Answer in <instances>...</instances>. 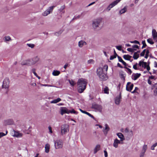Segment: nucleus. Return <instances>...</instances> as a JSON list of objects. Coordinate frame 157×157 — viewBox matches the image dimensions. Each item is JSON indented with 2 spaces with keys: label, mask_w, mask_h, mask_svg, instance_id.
<instances>
[{
  "label": "nucleus",
  "mask_w": 157,
  "mask_h": 157,
  "mask_svg": "<svg viewBox=\"0 0 157 157\" xmlns=\"http://www.w3.org/2000/svg\"><path fill=\"white\" fill-rule=\"evenodd\" d=\"M87 80L83 78L79 79L77 82L78 91V93H82L86 88L87 84Z\"/></svg>",
  "instance_id": "f257e3e1"
},
{
  "label": "nucleus",
  "mask_w": 157,
  "mask_h": 157,
  "mask_svg": "<svg viewBox=\"0 0 157 157\" xmlns=\"http://www.w3.org/2000/svg\"><path fill=\"white\" fill-rule=\"evenodd\" d=\"M102 22V18H97L94 19L92 21V27L94 31L100 30L101 28L100 27Z\"/></svg>",
  "instance_id": "f03ea898"
},
{
  "label": "nucleus",
  "mask_w": 157,
  "mask_h": 157,
  "mask_svg": "<svg viewBox=\"0 0 157 157\" xmlns=\"http://www.w3.org/2000/svg\"><path fill=\"white\" fill-rule=\"evenodd\" d=\"M97 73L98 76L100 79L102 80H106L107 79L106 75L103 73V69L101 68H99L97 70Z\"/></svg>",
  "instance_id": "7ed1b4c3"
},
{
  "label": "nucleus",
  "mask_w": 157,
  "mask_h": 157,
  "mask_svg": "<svg viewBox=\"0 0 157 157\" xmlns=\"http://www.w3.org/2000/svg\"><path fill=\"white\" fill-rule=\"evenodd\" d=\"M69 131V127L67 124H63L62 125L60 128L61 134L62 135L65 134Z\"/></svg>",
  "instance_id": "20e7f679"
},
{
  "label": "nucleus",
  "mask_w": 157,
  "mask_h": 157,
  "mask_svg": "<svg viewBox=\"0 0 157 157\" xmlns=\"http://www.w3.org/2000/svg\"><path fill=\"white\" fill-rule=\"evenodd\" d=\"M55 148L56 149L62 148L63 146V142L60 140H54Z\"/></svg>",
  "instance_id": "39448f33"
},
{
  "label": "nucleus",
  "mask_w": 157,
  "mask_h": 157,
  "mask_svg": "<svg viewBox=\"0 0 157 157\" xmlns=\"http://www.w3.org/2000/svg\"><path fill=\"white\" fill-rule=\"evenodd\" d=\"M10 81L9 78H6L3 81L2 87L3 88L8 89L9 87Z\"/></svg>",
  "instance_id": "423d86ee"
},
{
  "label": "nucleus",
  "mask_w": 157,
  "mask_h": 157,
  "mask_svg": "<svg viewBox=\"0 0 157 157\" xmlns=\"http://www.w3.org/2000/svg\"><path fill=\"white\" fill-rule=\"evenodd\" d=\"M55 7V6H52L49 7L47 10H46L42 13V15L44 16H46L48 14L52 13L53 10Z\"/></svg>",
  "instance_id": "0eeeda50"
},
{
  "label": "nucleus",
  "mask_w": 157,
  "mask_h": 157,
  "mask_svg": "<svg viewBox=\"0 0 157 157\" xmlns=\"http://www.w3.org/2000/svg\"><path fill=\"white\" fill-rule=\"evenodd\" d=\"M21 64L22 65H27L29 66L34 65L32 59L23 61L21 63Z\"/></svg>",
  "instance_id": "6e6552de"
},
{
  "label": "nucleus",
  "mask_w": 157,
  "mask_h": 157,
  "mask_svg": "<svg viewBox=\"0 0 157 157\" xmlns=\"http://www.w3.org/2000/svg\"><path fill=\"white\" fill-rule=\"evenodd\" d=\"M139 65L140 67H142L144 68H146L148 71L150 70V68L148 64L147 65L146 62L143 61H140L139 63Z\"/></svg>",
  "instance_id": "1a4fd4ad"
},
{
  "label": "nucleus",
  "mask_w": 157,
  "mask_h": 157,
  "mask_svg": "<svg viewBox=\"0 0 157 157\" xmlns=\"http://www.w3.org/2000/svg\"><path fill=\"white\" fill-rule=\"evenodd\" d=\"M92 108L95 110L96 111L101 112L102 109L101 105L97 104H93L92 106Z\"/></svg>",
  "instance_id": "9d476101"
},
{
  "label": "nucleus",
  "mask_w": 157,
  "mask_h": 157,
  "mask_svg": "<svg viewBox=\"0 0 157 157\" xmlns=\"http://www.w3.org/2000/svg\"><path fill=\"white\" fill-rule=\"evenodd\" d=\"M121 0H116L110 4L107 7V10L109 11L110 9L114 6L117 5Z\"/></svg>",
  "instance_id": "9b49d317"
},
{
  "label": "nucleus",
  "mask_w": 157,
  "mask_h": 157,
  "mask_svg": "<svg viewBox=\"0 0 157 157\" xmlns=\"http://www.w3.org/2000/svg\"><path fill=\"white\" fill-rule=\"evenodd\" d=\"M12 135L14 137L17 138L21 137L22 136V134L18 132H17L13 130L12 132Z\"/></svg>",
  "instance_id": "f8f14e48"
},
{
  "label": "nucleus",
  "mask_w": 157,
  "mask_h": 157,
  "mask_svg": "<svg viewBox=\"0 0 157 157\" xmlns=\"http://www.w3.org/2000/svg\"><path fill=\"white\" fill-rule=\"evenodd\" d=\"M60 114L63 115L64 113L69 114V110L65 107L60 108Z\"/></svg>",
  "instance_id": "ddd939ff"
},
{
  "label": "nucleus",
  "mask_w": 157,
  "mask_h": 157,
  "mask_svg": "<svg viewBox=\"0 0 157 157\" xmlns=\"http://www.w3.org/2000/svg\"><path fill=\"white\" fill-rule=\"evenodd\" d=\"M134 85L133 84H131L130 82H128L126 86L127 90L130 92L132 90Z\"/></svg>",
  "instance_id": "4468645a"
},
{
  "label": "nucleus",
  "mask_w": 157,
  "mask_h": 157,
  "mask_svg": "<svg viewBox=\"0 0 157 157\" xmlns=\"http://www.w3.org/2000/svg\"><path fill=\"white\" fill-rule=\"evenodd\" d=\"M121 141L118 140L117 139H116L114 140V142L113 144V146L117 148L118 147V145L119 144H122V143L121 142Z\"/></svg>",
  "instance_id": "2eb2a0df"
},
{
  "label": "nucleus",
  "mask_w": 157,
  "mask_h": 157,
  "mask_svg": "<svg viewBox=\"0 0 157 157\" xmlns=\"http://www.w3.org/2000/svg\"><path fill=\"white\" fill-rule=\"evenodd\" d=\"M121 99V97L120 94L119 95L116 97L115 99V102L117 105H119Z\"/></svg>",
  "instance_id": "dca6fc26"
},
{
  "label": "nucleus",
  "mask_w": 157,
  "mask_h": 157,
  "mask_svg": "<svg viewBox=\"0 0 157 157\" xmlns=\"http://www.w3.org/2000/svg\"><path fill=\"white\" fill-rule=\"evenodd\" d=\"M34 65L38 63L40 61V58L38 56H36L32 58Z\"/></svg>",
  "instance_id": "f3484780"
},
{
  "label": "nucleus",
  "mask_w": 157,
  "mask_h": 157,
  "mask_svg": "<svg viewBox=\"0 0 157 157\" xmlns=\"http://www.w3.org/2000/svg\"><path fill=\"white\" fill-rule=\"evenodd\" d=\"M87 44V43L84 40H81L78 42V46L80 48H82L83 46Z\"/></svg>",
  "instance_id": "a211bd4d"
},
{
  "label": "nucleus",
  "mask_w": 157,
  "mask_h": 157,
  "mask_svg": "<svg viewBox=\"0 0 157 157\" xmlns=\"http://www.w3.org/2000/svg\"><path fill=\"white\" fill-rule=\"evenodd\" d=\"M105 128L103 130V132L104 134L106 135L107 134L108 131H109L110 128L107 124H105Z\"/></svg>",
  "instance_id": "6ab92c4d"
},
{
  "label": "nucleus",
  "mask_w": 157,
  "mask_h": 157,
  "mask_svg": "<svg viewBox=\"0 0 157 157\" xmlns=\"http://www.w3.org/2000/svg\"><path fill=\"white\" fill-rule=\"evenodd\" d=\"M152 36L153 39L157 41V32L155 29H153L152 30Z\"/></svg>",
  "instance_id": "aec40b11"
},
{
  "label": "nucleus",
  "mask_w": 157,
  "mask_h": 157,
  "mask_svg": "<svg viewBox=\"0 0 157 157\" xmlns=\"http://www.w3.org/2000/svg\"><path fill=\"white\" fill-rule=\"evenodd\" d=\"M117 136H118V137L120 139V140L121 141H122L124 140L125 139L124 138V136L123 135L121 132L117 133Z\"/></svg>",
  "instance_id": "412c9836"
},
{
  "label": "nucleus",
  "mask_w": 157,
  "mask_h": 157,
  "mask_svg": "<svg viewBox=\"0 0 157 157\" xmlns=\"http://www.w3.org/2000/svg\"><path fill=\"white\" fill-rule=\"evenodd\" d=\"M5 124L7 125H11L13 123V120L12 119H9L5 121Z\"/></svg>",
  "instance_id": "4be33fe9"
},
{
  "label": "nucleus",
  "mask_w": 157,
  "mask_h": 157,
  "mask_svg": "<svg viewBox=\"0 0 157 157\" xmlns=\"http://www.w3.org/2000/svg\"><path fill=\"white\" fill-rule=\"evenodd\" d=\"M141 75L140 74L136 73L133 74L132 76V78L134 80H136Z\"/></svg>",
  "instance_id": "5701e85b"
},
{
  "label": "nucleus",
  "mask_w": 157,
  "mask_h": 157,
  "mask_svg": "<svg viewBox=\"0 0 157 157\" xmlns=\"http://www.w3.org/2000/svg\"><path fill=\"white\" fill-rule=\"evenodd\" d=\"M128 6H125L122 9L119 11V13L120 15L123 13H124L127 11V9Z\"/></svg>",
  "instance_id": "b1692460"
},
{
  "label": "nucleus",
  "mask_w": 157,
  "mask_h": 157,
  "mask_svg": "<svg viewBox=\"0 0 157 157\" xmlns=\"http://www.w3.org/2000/svg\"><path fill=\"white\" fill-rule=\"evenodd\" d=\"M50 149V145L48 144H47L45 146V152L46 153H48Z\"/></svg>",
  "instance_id": "393cba45"
},
{
  "label": "nucleus",
  "mask_w": 157,
  "mask_h": 157,
  "mask_svg": "<svg viewBox=\"0 0 157 157\" xmlns=\"http://www.w3.org/2000/svg\"><path fill=\"white\" fill-rule=\"evenodd\" d=\"M80 110L82 113H84V114H87V115H88V116H89L90 117L94 119V116L92 115L91 114H90V113H89L88 112H87L86 111L83 110L81 109H80Z\"/></svg>",
  "instance_id": "a878e982"
},
{
  "label": "nucleus",
  "mask_w": 157,
  "mask_h": 157,
  "mask_svg": "<svg viewBox=\"0 0 157 157\" xmlns=\"http://www.w3.org/2000/svg\"><path fill=\"white\" fill-rule=\"evenodd\" d=\"M100 146L99 145H97L94 149V153L96 154L100 149Z\"/></svg>",
  "instance_id": "bb28decb"
},
{
  "label": "nucleus",
  "mask_w": 157,
  "mask_h": 157,
  "mask_svg": "<svg viewBox=\"0 0 157 157\" xmlns=\"http://www.w3.org/2000/svg\"><path fill=\"white\" fill-rule=\"evenodd\" d=\"M117 57L118 58V60L119 62H121L124 66H127V63L123 60L121 57L118 56Z\"/></svg>",
  "instance_id": "cd10ccee"
},
{
  "label": "nucleus",
  "mask_w": 157,
  "mask_h": 157,
  "mask_svg": "<svg viewBox=\"0 0 157 157\" xmlns=\"http://www.w3.org/2000/svg\"><path fill=\"white\" fill-rule=\"evenodd\" d=\"M60 74V71L57 70H54L52 74L53 75L56 76Z\"/></svg>",
  "instance_id": "c85d7f7f"
},
{
  "label": "nucleus",
  "mask_w": 157,
  "mask_h": 157,
  "mask_svg": "<svg viewBox=\"0 0 157 157\" xmlns=\"http://www.w3.org/2000/svg\"><path fill=\"white\" fill-rule=\"evenodd\" d=\"M123 58L127 60H130V59L132 58V56L128 55H124L123 56Z\"/></svg>",
  "instance_id": "c756f323"
},
{
  "label": "nucleus",
  "mask_w": 157,
  "mask_h": 157,
  "mask_svg": "<svg viewBox=\"0 0 157 157\" xmlns=\"http://www.w3.org/2000/svg\"><path fill=\"white\" fill-rule=\"evenodd\" d=\"M61 99L60 98H58L57 99H55L51 101V103H56L61 101Z\"/></svg>",
  "instance_id": "7c9ffc66"
},
{
  "label": "nucleus",
  "mask_w": 157,
  "mask_h": 157,
  "mask_svg": "<svg viewBox=\"0 0 157 157\" xmlns=\"http://www.w3.org/2000/svg\"><path fill=\"white\" fill-rule=\"evenodd\" d=\"M147 149V145L144 144L143 147L142 151L144 152H145Z\"/></svg>",
  "instance_id": "2f4dec72"
},
{
  "label": "nucleus",
  "mask_w": 157,
  "mask_h": 157,
  "mask_svg": "<svg viewBox=\"0 0 157 157\" xmlns=\"http://www.w3.org/2000/svg\"><path fill=\"white\" fill-rule=\"evenodd\" d=\"M139 57V54L137 53V52H135L134 53L133 56V58L135 59H137Z\"/></svg>",
  "instance_id": "473e14b6"
},
{
  "label": "nucleus",
  "mask_w": 157,
  "mask_h": 157,
  "mask_svg": "<svg viewBox=\"0 0 157 157\" xmlns=\"http://www.w3.org/2000/svg\"><path fill=\"white\" fill-rule=\"evenodd\" d=\"M125 75L123 74V73H121L120 74V77L121 79L123 81H124L125 80Z\"/></svg>",
  "instance_id": "72a5a7b5"
},
{
  "label": "nucleus",
  "mask_w": 157,
  "mask_h": 157,
  "mask_svg": "<svg viewBox=\"0 0 157 157\" xmlns=\"http://www.w3.org/2000/svg\"><path fill=\"white\" fill-rule=\"evenodd\" d=\"M71 113L77 114L78 112L74 110V109H72L71 110H69V113Z\"/></svg>",
  "instance_id": "f704fd0d"
},
{
  "label": "nucleus",
  "mask_w": 157,
  "mask_h": 157,
  "mask_svg": "<svg viewBox=\"0 0 157 157\" xmlns=\"http://www.w3.org/2000/svg\"><path fill=\"white\" fill-rule=\"evenodd\" d=\"M4 40L6 41H9L11 40L10 36H6L3 38Z\"/></svg>",
  "instance_id": "c9c22d12"
},
{
  "label": "nucleus",
  "mask_w": 157,
  "mask_h": 157,
  "mask_svg": "<svg viewBox=\"0 0 157 157\" xmlns=\"http://www.w3.org/2000/svg\"><path fill=\"white\" fill-rule=\"evenodd\" d=\"M109 88L107 87H105L104 90V93L105 94H109Z\"/></svg>",
  "instance_id": "e433bc0d"
},
{
  "label": "nucleus",
  "mask_w": 157,
  "mask_h": 157,
  "mask_svg": "<svg viewBox=\"0 0 157 157\" xmlns=\"http://www.w3.org/2000/svg\"><path fill=\"white\" fill-rule=\"evenodd\" d=\"M127 50L129 52H133L135 51H136V50L134 48H127Z\"/></svg>",
  "instance_id": "4c0bfd02"
},
{
  "label": "nucleus",
  "mask_w": 157,
  "mask_h": 157,
  "mask_svg": "<svg viewBox=\"0 0 157 157\" xmlns=\"http://www.w3.org/2000/svg\"><path fill=\"white\" fill-rule=\"evenodd\" d=\"M147 42L150 44H152L154 43L152 40L151 38L147 39Z\"/></svg>",
  "instance_id": "58836bf2"
},
{
  "label": "nucleus",
  "mask_w": 157,
  "mask_h": 157,
  "mask_svg": "<svg viewBox=\"0 0 157 157\" xmlns=\"http://www.w3.org/2000/svg\"><path fill=\"white\" fill-rule=\"evenodd\" d=\"M69 82L70 83V84L72 86H74L75 84V83L74 81H73L72 80H69Z\"/></svg>",
  "instance_id": "ea45409f"
},
{
  "label": "nucleus",
  "mask_w": 157,
  "mask_h": 157,
  "mask_svg": "<svg viewBox=\"0 0 157 157\" xmlns=\"http://www.w3.org/2000/svg\"><path fill=\"white\" fill-rule=\"evenodd\" d=\"M142 44H143V46H142V48H145L147 46V45L146 44L145 40L143 41H142Z\"/></svg>",
  "instance_id": "a19ab883"
},
{
  "label": "nucleus",
  "mask_w": 157,
  "mask_h": 157,
  "mask_svg": "<svg viewBox=\"0 0 157 157\" xmlns=\"http://www.w3.org/2000/svg\"><path fill=\"white\" fill-rule=\"evenodd\" d=\"M124 68L127 69V72L130 75L131 74L132 71L130 69L126 67H125Z\"/></svg>",
  "instance_id": "79ce46f5"
},
{
  "label": "nucleus",
  "mask_w": 157,
  "mask_h": 157,
  "mask_svg": "<svg viewBox=\"0 0 157 157\" xmlns=\"http://www.w3.org/2000/svg\"><path fill=\"white\" fill-rule=\"evenodd\" d=\"M64 8H65L64 6H62L59 9V10L61 12H62L63 13H64V11H63V10L64 9Z\"/></svg>",
  "instance_id": "37998d69"
},
{
  "label": "nucleus",
  "mask_w": 157,
  "mask_h": 157,
  "mask_svg": "<svg viewBox=\"0 0 157 157\" xmlns=\"http://www.w3.org/2000/svg\"><path fill=\"white\" fill-rule=\"evenodd\" d=\"M27 45L29 47H30L31 48H33L35 46V45L33 44H27Z\"/></svg>",
  "instance_id": "c03bdc74"
},
{
  "label": "nucleus",
  "mask_w": 157,
  "mask_h": 157,
  "mask_svg": "<svg viewBox=\"0 0 157 157\" xmlns=\"http://www.w3.org/2000/svg\"><path fill=\"white\" fill-rule=\"evenodd\" d=\"M157 145V143L153 145L151 147V149L152 150H154V148Z\"/></svg>",
  "instance_id": "a18cd8bd"
},
{
  "label": "nucleus",
  "mask_w": 157,
  "mask_h": 157,
  "mask_svg": "<svg viewBox=\"0 0 157 157\" xmlns=\"http://www.w3.org/2000/svg\"><path fill=\"white\" fill-rule=\"evenodd\" d=\"M130 42L132 43H135L140 44V42L137 40H135L134 41H131Z\"/></svg>",
  "instance_id": "49530a36"
},
{
  "label": "nucleus",
  "mask_w": 157,
  "mask_h": 157,
  "mask_svg": "<svg viewBox=\"0 0 157 157\" xmlns=\"http://www.w3.org/2000/svg\"><path fill=\"white\" fill-rule=\"evenodd\" d=\"M7 132H6V134L4 133L3 132H0V139L1 137L5 136L7 134Z\"/></svg>",
  "instance_id": "de8ad7c7"
},
{
  "label": "nucleus",
  "mask_w": 157,
  "mask_h": 157,
  "mask_svg": "<svg viewBox=\"0 0 157 157\" xmlns=\"http://www.w3.org/2000/svg\"><path fill=\"white\" fill-rule=\"evenodd\" d=\"M146 52V49H144L142 51V52L140 53V55L141 56H143L144 55Z\"/></svg>",
  "instance_id": "09e8293b"
},
{
  "label": "nucleus",
  "mask_w": 157,
  "mask_h": 157,
  "mask_svg": "<svg viewBox=\"0 0 157 157\" xmlns=\"http://www.w3.org/2000/svg\"><path fill=\"white\" fill-rule=\"evenodd\" d=\"M108 66L107 65H105L103 67V69L105 70L106 71H107Z\"/></svg>",
  "instance_id": "8fccbe9b"
},
{
  "label": "nucleus",
  "mask_w": 157,
  "mask_h": 157,
  "mask_svg": "<svg viewBox=\"0 0 157 157\" xmlns=\"http://www.w3.org/2000/svg\"><path fill=\"white\" fill-rule=\"evenodd\" d=\"M32 72L34 74V75L35 76L37 75V74L35 72L36 69H35L33 68V69H32Z\"/></svg>",
  "instance_id": "3c124183"
},
{
  "label": "nucleus",
  "mask_w": 157,
  "mask_h": 157,
  "mask_svg": "<svg viewBox=\"0 0 157 157\" xmlns=\"http://www.w3.org/2000/svg\"><path fill=\"white\" fill-rule=\"evenodd\" d=\"M116 48L119 51H121V46H116Z\"/></svg>",
  "instance_id": "603ef678"
},
{
  "label": "nucleus",
  "mask_w": 157,
  "mask_h": 157,
  "mask_svg": "<svg viewBox=\"0 0 157 157\" xmlns=\"http://www.w3.org/2000/svg\"><path fill=\"white\" fill-rule=\"evenodd\" d=\"M94 62V60L93 59H90L88 61V63L89 64H92Z\"/></svg>",
  "instance_id": "864d4df0"
},
{
  "label": "nucleus",
  "mask_w": 157,
  "mask_h": 157,
  "mask_svg": "<svg viewBox=\"0 0 157 157\" xmlns=\"http://www.w3.org/2000/svg\"><path fill=\"white\" fill-rule=\"evenodd\" d=\"M116 56H115V55H113V56H111L110 57V59L111 60H113V59L116 58Z\"/></svg>",
  "instance_id": "5fc2aeb1"
},
{
  "label": "nucleus",
  "mask_w": 157,
  "mask_h": 157,
  "mask_svg": "<svg viewBox=\"0 0 157 157\" xmlns=\"http://www.w3.org/2000/svg\"><path fill=\"white\" fill-rule=\"evenodd\" d=\"M145 153V152L141 151L140 154V157H144Z\"/></svg>",
  "instance_id": "6e6d98bb"
},
{
  "label": "nucleus",
  "mask_w": 157,
  "mask_h": 157,
  "mask_svg": "<svg viewBox=\"0 0 157 157\" xmlns=\"http://www.w3.org/2000/svg\"><path fill=\"white\" fill-rule=\"evenodd\" d=\"M138 64V63H136L135 65L133 66V68L135 70H137V65Z\"/></svg>",
  "instance_id": "4d7b16f0"
},
{
  "label": "nucleus",
  "mask_w": 157,
  "mask_h": 157,
  "mask_svg": "<svg viewBox=\"0 0 157 157\" xmlns=\"http://www.w3.org/2000/svg\"><path fill=\"white\" fill-rule=\"evenodd\" d=\"M104 155H105V157H107L108 154H107V151H106L105 150L104 151Z\"/></svg>",
  "instance_id": "13d9d810"
},
{
  "label": "nucleus",
  "mask_w": 157,
  "mask_h": 157,
  "mask_svg": "<svg viewBox=\"0 0 157 157\" xmlns=\"http://www.w3.org/2000/svg\"><path fill=\"white\" fill-rule=\"evenodd\" d=\"M48 129L49 131V132L51 133H52V128L51 126H49L48 127Z\"/></svg>",
  "instance_id": "bf43d9fd"
},
{
  "label": "nucleus",
  "mask_w": 157,
  "mask_h": 157,
  "mask_svg": "<svg viewBox=\"0 0 157 157\" xmlns=\"http://www.w3.org/2000/svg\"><path fill=\"white\" fill-rule=\"evenodd\" d=\"M125 133H127L129 132V129L128 128H126L124 130Z\"/></svg>",
  "instance_id": "052dcab7"
},
{
  "label": "nucleus",
  "mask_w": 157,
  "mask_h": 157,
  "mask_svg": "<svg viewBox=\"0 0 157 157\" xmlns=\"http://www.w3.org/2000/svg\"><path fill=\"white\" fill-rule=\"evenodd\" d=\"M129 134L131 136H132L133 135V132L132 130L130 131L129 132Z\"/></svg>",
  "instance_id": "680f3d73"
},
{
  "label": "nucleus",
  "mask_w": 157,
  "mask_h": 157,
  "mask_svg": "<svg viewBox=\"0 0 157 157\" xmlns=\"http://www.w3.org/2000/svg\"><path fill=\"white\" fill-rule=\"evenodd\" d=\"M132 47L133 48H139V46L138 45H133L132 46Z\"/></svg>",
  "instance_id": "e2e57ef3"
},
{
  "label": "nucleus",
  "mask_w": 157,
  "mask_h": 157,
  "mask_svg": "<svg viewBox=\"0 0 157 157\" xmlns=\"http://www.w3.org/2000/svg\"><path fill=\"white\" fill-rule=\"evenodd\" d=\"M147 82L150 85H151V81L150 79H148L147 80Z\"/></svg>",
  "instance_id": "0e129e2a"
},
{
  "label": "nucleus",
  "mask_w": 157,
  "mask_h": 157,
  "mask_svg": "<svg viewBox=\"0 0 157 157\" xmlns=\"http://www.w3.org/2000/svg\"><path fill=\"white\" fill-rule=\"evenodd\" d=\"M154 76H149L148 78V79H154Z\"/></svg>",
  "instance_id": "69168bd1"
},
{
  "label": "nucleus",
  "mask_w": 157,
  "mask_h": 157,
  "mask_svg": "<svg viewBox=\"0 0 157 157\" xmlns=\"http://www.w3.org/2000/svg\"><path fill=\"white\" fill-rule=\"evenodd\" d=\"M154 95L156 96L157 95V90H154Z\"/></svg>",
  "instance_id": "338daca9"
},
{
  "label": "nucleus",
  "mask_w": 157,
  "mask_h": 157,
  "mask_svg": "<svg viewBox=\"0 0 157 157\" xmlns=\"http://www.w3.org/2000/svg\"><path fill=\"white\" fill-rule=\"evenodd\" d=\"M154 65L155 67H157V62L156 61L154 62Z\"/></svg>",
  "instance_id": "774afa93"
}]
</instances>
